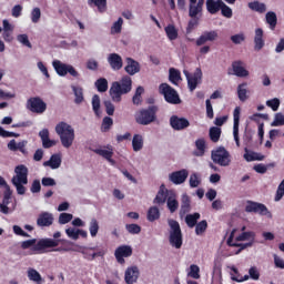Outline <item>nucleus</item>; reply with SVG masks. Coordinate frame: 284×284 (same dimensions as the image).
<instances>
[{"label": "nucleus", "instance_id": "1", "mask_svg": "<svg viewBox=\"0 0 284 284\" xmlns=\"http://www.w3.org/2000/svg\"><path fill=\"white\" fill-rule=\"evenodd\" d=\"M132 92V78L124 75L120 81L112 82L109 94L113 103H121L123 94Z\"/></svg>", "mask_w": 284, "mask_h": 284}, {"label": "nucleus", "instance_id": "2", "mask_svg": "<svg viewBox=\"0 0 284 284\" xmlns=\"http://www.w3.org/2000/svg\"><path fill=\"white\" fill-rule=\"evenodd\" d=\"M55 132L60 136L63 148H72V143H74V129L72 125L65 122H59L55 125Z\"/></svg>", "mask_w": 284, "mask_h": 284}, {"label": "nucleus", "instance_id": "3", "mask_svg": "<svg viewBox=\"0 0 284 284\" xmlns=\"http://www.w3.org/2000/svg\"><path fill=\"white\" fill-rule=\"evenodd\" d=\"M59 245H73L71 241L62 240L61 232L53 233V239L47 237L38 241L33 250H50L51 247H59Z\"/></svg>", "mask_w": 284, "mask_h": 284}, {"label": "nucleus", "instance_id": "4", "mask_svg": "<svg viewBox=\"0 0 284 284\" xmlns=\"http://www.w3.org/2000/svg\"><path fill=\"white\" fill-rule=\"evenodd\" d=\"M170 235L169 242L175 250L183 247V232L181 231V224L176 220H169Z\"/></svg>", "mask_w": 284, "mask_h": 284}, {"label": "nucleus", "instance_id": "5", "mask_svg": "<svg viewBox=\"0 0 284 284\" xmlns=\"http://www.w3.org/2000/svg\"><path fill=\"white\" fill-rule=\"evenodd\" d=\"M156 112H159V108L156 105L142 109L135 114V121L139 125H150V123H154V121H156Z\"/></svg>", "mask_w": 284, "mask_h": 284}, {"label": "nucleus", "instance_id": "6", "mask_svg": "<svg viewBox=\"0 0 284 284\" xmlns=\"http://www.w3.org/2000/svg\"><path fill=\"white\" fill-rule=\"evenodd\" d=\"M211 159L213 163L221 165V168H227L230 163H232V155H230V151L224 146H220L215 151H212Z\"/></svg>", "mask_w": 284, "mask_h": 284}, {"label": "nucleus", "instance_id": "7", "mask_svg": "<svg viewBox=\"0 0 284 284\" xmlns=\"http://www.w3.org/2000/svg\"><path fill=\"white\" fill-rule=\"evenodd\" d=\"M159 92L164 97L166 103H170L171 105H179V103H181L179 92H176L170 84L161 83L159 85Z\"/></svg>", "mask_w": 284, "mask_h": 284}, {"label": "nucleus", "instance_id": "8", "mask_svg": "<svg viewBox=\"0 0 284 284\" xmlns=\"http://www.w3.org/2000/svg\"><path fill=\"white\" fill-rule=\"evenodd\" d=\"M183 74L186 77L190 92H194L203 79V71H201V68H196L194 73H190L187 70H184Z\"/></svg>", "mask_w": 284, "mask_h": 284}, {"label": "nucleus", "instance_id": "9", "mask_svg": "<svg viewBox=\"0 0 284 284\" xmlns=\"http://www.w3.org/2000/svg\"><path fill=\"white\" fill-rule=\"evenodd\" d=\"M52 65L57 74H59V77H65V74L69 73L71 74V77H74L75 79L79 78V71L74 69V67L61 62V60H54L52 62Z\"/></svg>", "mask_w": 284, "mask_h": 284}, {"label": "nucleus", "instance_id": "10", "mask_svg": "<svg viewBox=\"0 0 284 284\" xmlns=\"http://www.w3.org/2000/svg\"><path fill=\"white\" fill-rule=\"evenodd\" d=\"M27 108L34 114H43L48 110V104L40 97H33L27 101Z\"/></svg>", "mask_w": 284, "mask_h": 284}, {"label": "nucleus", "instance_id": "11", "mask_svg": "<svg viewBox=\"0 0 284 284\" xmlns=\"http://www.w3.org/2000/svg\"><path fill=\"white\" fill-rule=\"evenodd\" d=\"M245 212L260 214V216H272V213L263 203L247 201Z\"/></svg>", "mask_w": 284, "mask_h": 284}, {"label": "nucleus", "instance_id": "12", "mask_svg": "<svg viewBox=\"0 0 284 284\" xmlns=\"http://www.w3.org/2000/svg\"><path fill=\"white\" fill-rule=\"evenodd\" d=\"M115 261L120 265H125V258H130L132 256V246L130 245H120L116 247L114 252Z\"/></svg>", "mask_w": 284, "mask_h": 284}, {"label": "nucleus", "instance_id": "13", "mask_svg": "<svg viewBox=\"0 0 284 284\" xmlns=\"http://www.w3.org/2000/svg\"><path fill=\"white\" fill-rule=\"evenodd\" d=\"M241 123V106L233 111V136L237 148H241V138H239V125Z\"/></svg>", "mask_w": 284, "mask_h": 284}, {"label": "nucleus", "instance_id": "14", "mask_svg": "<svg viewBox=\"0 0 284 284\" xmlns=\"http://www.w3.org/2000/svg\"><path fill=\"white\" fill-rule=\"evenodd\" d=\"M16 175L12 178L11 183L28 184V166L20 164L14 169Z\"/></svg>", "mask_w": 284, "mask_h": 284}, {"label": "nucleus", "instance_id": "15", "mask_svg": "<svg viewBox=\"0 0 284 284\" xmlns=\"http://www.w3.org/2000/svg\"><path fill=\"white\" fill-rule=\"evenodd\" d=\"M187 176H190V172L187 170L182 169L180 171H174L169 175V181L174 185H183L184 181H187Z\"/></svg>", "mask_w": 284, "mask_h": 284}, {"label": "nucleus", "instance_id": "16", "mask_svg": "<svg viewBox=\"0 0 284 284\" xmlns=\"http://www.w3.org/2000/svg\"><path fill=\"white\" fill-rule=\"evenodd\" d=\"M94 250H97L95 246L93 247L81 246L79 252L81 255H83V258H85V261H94L97 256H105V252L103 251L94 252Z\"/></svg>", "mask_w": 284, "mask_h": 284}, {"label": "nucleus", "instance_id": "17", "mask_svg": "<svg viewBox=\"0 0 284 284\" xmlns=\"http://www.w3.org/2000/svg\"><path fill=\"white\" fill-rule=\"evenodd\" d=\"M170 125L172 129L179 132L181 130H186V128L190 125V121L185 118H180L179 115H172L170 118Z\"/></svg>", "mask_w": 284, "mask_h": 284}, {"label": "nucleus", "instance_id": "18", "mask_svg": "<svg viewBox=\"0 0 284 284\" xmlns=\"http://www.w3.org/2000/svg\"><path fill=\"white\" fill-rule=\"evenodd\" d=\"M216 39H219V32L216 30L206 31L195 41V45L200 48L201 45H205L207 41H216Z\"/></svg>", "mask_w": 284, "mask_h": 284}, {"label": "nucleus", "instance_id": "19", "mask_svg": "<svg viewBox=\"0 0 284 284\" xmlns=\"http://www.w3.org/2000/svg\"><path fill=\"white\" fill-rule=\"evenodd\" d=\"M54 223V215L52 213L42 212L37 219L38 227H50Z\"/></svg>", "mask_w": 284, "mask_h": 284}, {"label": "nucleus", "instance_id": "20", "mask_svg": "<svg viewBox=\"0 0 284 284\" xmlns=\"http://www.w3.org/2000/svg\"><path fill=\"white\" fill-rule=\"evenodd\" d=\"M106 60L112 70L119 71L123 68V58L119 53H110Z\"/></svg>", "mask_w": 284, "mask_h": 284}, {"label": "nucleus", "instance_id": "21", "mask_svg": "<svg viewBox=\"0 0 284 284\" xmlns=\"http://www.w3.org/2000/svg\"><path fill=\"white\" fill-rule=\"evenodd\" d=\"M126 65L124 68L126 74H130V77H134V74H138V72H141V64L132 58H126Z\"/></svg>", "mask_w": 284, "mask_h": 284}, {"label": "nucleus", "instance_id": "22", "mask_svg": "<svg viewBox=\"0 0 284 284\" xmlns=\"http://www.w3.org/2000/svg\"><path fill=\"white\" fill-rule=\"evenodd\" d=\"M139 267L131 266L128 267L124 274V281L126 284H134L136 281H139Z\"/></svg>", "mask_w": 284, "mask_h": 284}, {"label": "nucleus", "instance_id": "23", "mask_svg": "<svg viewBox=\"0 0 284 284\" xmlns=\"http://www.w3.org/2000/svg\"><path fill=\"white\" fill-rule=\"evenodd\" d=\"M39 136L42 141V148L45 150L50 148H54L57 145V142L54 140H50V131L48 129H43L39 132Z\"/></svg>", "mask_w": 284, "mask_h": 284}, {"label": "nucleus", "instance_id": "24", "mask_svg": "<svg viewBox=\"0 0 284 284\" xmlns=\"http://www.w3.org/2000/svg\"><path fill=\"white\" fill-rule=\"evenodd\" d=\"M106 149L108 150L95 149L93 150V152L94 154H99V156H102L103 159L109 161V163H112V165H114V160L112 159V156H114V149L112 148V145H108Z\"/></svg>", "mask_w": 284, "mask_h": 284}, {"label": "nucleus", "instance_id": "25", "mask_svg": "<svg viewBox=\"0 0 284 284\" xmlns=\"http://www.w3.org/2000/svg\"><path fill=\"white\" fill-rule=\"evenodd\" d=\"M263 30L261 28L255 29L254 36V50L255 52H261L262 48H265V39H263Z\"/></svg>", "mask_w": 284, "mask_h": 284}, {"label": "nucleus", "instance_id": "26", "mask_svg": "<svg viewBox=\"0 0 284 284\" xmlns=\"http://www.w3.org/2000/svg\"><path fill=\"white\" fill-rule=\"evenodd\" d=\"M232 68L235 77H240V78L250 77V71H247L245 67H243V61L241 60L234 61L232 63Z\"/></svg>", "mask_w": 284, "mask_h": 284}, {"label": "nucleus", "instance_id": "27", "mask_svg": "<svg viewBox=\"0 0 284 284\" xmlns=\"http://www.w3.org/2000/svg\"><path fill=\"white\" fill-rule=\"evenodd\" d=\"M168 199H170V196L168 195V189H165V185L162 184L156 196L153 200V203L155 205H163L165 204V202H168Z\"/></svg>", "mask_w": 284, "mask_h": 284}, {"label": "nucleus", "instance_id": "28", "mask_svg": "<svg viewBox=\"0 0 284 284\" xmlns=\"http://www.w3.org/2000/svg\"><path fill=\"white\" fill-rule=\"evenodd\" d=\"M38 243L39 242H37V239L27 240L21 243V248L22 250H31V252L33 254H43V252H45V250H34V247H37Z\"/></svg>", "mask_w": 284, "mask_h": 284}, {"label": "nucleus", "instance_id": "29", "mask_svg": "<svg viewBox=\"0 0 284 284\" xmlns=\"http://www.w3.org/2000/svg\"><path fill=\"white\" fill-rule=\"evenodd\" d=\"M88 6L97 8L101 14L108 11V0H88Z\"/></svg>", "mask_w": 284, "mask_h": 284}, {"label": "nucleus", "instance_id": "30", "mask_svg": "<svg viewBox=\"0 0 284 284\" xmlns=\"http://www.w3.org/2000/svg\"><path fill=\"white\" fill-rule=\"evenodd\" d=\"M44 168H51V170H59L61 168V154L51 155L49 161L43 162Z\"/></svg>", "mask_w": 284, "mask_h": 284}, {"label": "nucleus", "instance_id": "31", "mask_svg": "<svg viewBox=\"0 0 284 284\" xmlns=\"http://www.w3.org/2000/svg\"><path fill=\"white\" fill-rule=\"evenodd\" d=\"M248 8L253 12H258V14H265L267 12V6L258 0H254L252 2H248Z\"/></svg>", "mask_w": 284, "mask_h": 284}, {"label": "nucleus", "instance_id": "32", "mask_svg": "<svg viewBox=\"0 0 284 284\" xmlns=\"http://www.w3.org/2000/svg\"><path fill=\"white\" fill-rule=\"evenodd\" d=\"M221 6H223V0H206V10L210 14L221 11Z\"/></svg>", "mask_w": 284, "mask_h": 284}, {"label": "nucleus", "instance_id": "33", "mask_svg": "<svg viewBox=\"0 0 284 284\" xmlns=\"http://www.w3.org/2000/svg\"><path fill=\"white\" fill-rule=\"evenodd\" d=\"M27 276H28L29 281H32L36 284L45 283V280H43V277H41V273H39V271H37L34 268H29L27 272Z\"/></svg>", "mask_w": 284, "mask_h": 284}, {"label": "nucleus", "instance_id": "34", "mask_svg": "<svg viewBox=\"0 0 284 284\" xmlns=\"http://www.w3.org/2000/svg\"><path fill=\"white\" fill-rule=\"evenodd\" d=\"M266 23L270 26V30H276V26L278 23V18L276 17V12L268 11L265 16Z\"/></svg>", "mask_w": 284, "mask_h": 284}, {"label": "nucleus", "instance_id": "35", "mask_svg": "<svg viewBox=\"0 0 284 284\" xmlns=\"http://www.w3.org/2000/svg\"><path fill=\"white\" fill-rule=\"evenodd\" d=\"M164 32L170 41H176V39H179V30H176L174 24L166 26Z\"/></svg>", "mask_w": 284, "mask_h": 284}, {"label": "nucleus", "instance_id": "36", "mask_svg": "<svg viewBox=\"0 0 284 284\" xmlns=\"http://www.w3.org/2000/svg\"><path fill=\"white\" fill-rule=\"evenodd\" d=\"M166 207L169 209L171 214H174V212L179 210V200H176V195L174 194L169 195L166 201Z\"/></svg>", "mask_w": 284, "mask_h": 284}, {"label": "nucleus", "instance_id": "37", "mask_svg": "<svg viewBox=\"0 0 284 284\" xmlns=\"http://www.w3.org/2000/svg\"><path fill=\"white\" fill-rule=\"evenodd\" d=\"M146 216L150 223H154V221H159L161 219V211L156 206H151Z\"/></svg>", "mask_w": 284, "mask_h": 284}, {"label": "nucleus", "instance_id": "38", "mask_svg": "<svg viewBox=\"0 0 284 284\" xmlns=\"http://www.w3.org/2000/svg\"><path fill=\"white\" fill-rule=\"evenodd\" d=\"M169 81L172 82L173 85H179V81H181V71L171 68L169 70Z\"/></svg>", "mask_w": 284, "mask_h": 284}, {"label": "nucleus", "instance_id": "39", "mask_svg": "<svg viewBox=\"0 0 284 284\" xmlns=\"http://www.w3.org/2000/svg\"><path fill=\"white\" fill-rule=\"evenodd\" d=\"M132 148L134 152H141V150H143V135L135 134L133 136Z\"/></svg>", "mask_w": 284, "mask_h": 284}, {"label": "nucleus", "instance_id": "40", "mask_svg": "<svg viewBox=\"0 0 284 284\" xmlns=\"http://www.w3.org/2000/svg\"><path fill=\"white\" fill-rule=\"evenodd\" d=\"M200 12H203V6L199 4L197 2L196 3L190 2L189 17H191V19H194Z\"/></svg>", "mask_w": 284, "mask_h": 284}, {"label": "nucleus", "instance_id": "41", "mask_svg": "<svg viewBox=\"0 0 284 284\" xmlns=\"http://www.w3.org/2000/svg\"><path fill=\"white\" fill-rule=\"evenodd\" d=\"M233 241H234V235L231 234L226 243L230 247H240L239 252H243V250H245L246 247H252V243L239 244V243H234ZM239 252L236 254H239Z\"/></svg>", "mask_w": 284, "mask_h": 284}, {"label": "nucleus", "instance_id": "42", "mask_svg": "<svg viewBox=\"0 0 284 284\" xmlns=\"http://www.w3.org/2000/svg\"><path fill=\"white\" fill-rule=\"evenodd\" d=\"M237 97L240 101H247V82H243L237 87Z\"/></svg>", "mask_w": 284, "mask_h": 284}, {"label": "nucleus", "instance_id": "43", "mask_svg": "<svg viewBox=\"0 0 284 284\" xmlns=\"http://www.w3.org/2000/svg\"><path fill=\"white\" fill-rule=\"evenodd\" d=\"M199 219H201L200 213H193L185 216V223L187 227H194L199 223Z\"/></svg>", "mask_w": 284, "mask_h": 284}, {"label": "nucleus", "instance_id": "44", "mask_svg": "<svg viewBox=\"0 0 284 284\" xmlns=\"http://www.w3.org/2000/svg\"><path fill=\"white\" fill-rule=\"evenodd\" d=\"M72 90H73V93H74V103L77 105H81V102L84 101V98H83V88L81 87H72Z\"/></svg>", "mask_w": 284, "mask_h": 284}, {"label": "nucleus", "instance_id": "45", "mask_svg": "<svg viewBox=\"0 0 284 284\" xmlns=\"http://www.w3.org/2000/svg\"><path fill=\"white\" fill-rule=\"evenodd\" d=\"M209 135L213 143H219L221 140V128L212 126L210 129Z\"/></svg>", "mask_w": 284, "mask_h": 284}, {"label": "nucleus", "instance_id": "46", "mask_svg": "<svg viewBox=\"0 0 284 284\" xmlns=\"http://www.w3.org/2000/svg\"><path fill=\"white\" fill-rule=\"evenodd\" d=\"M112 125H114V120L110 116H104L102 120L101 132H110Z\"/></svg>", "mask_w": 284, "mask_h": 284}, {"label": "nucleus", "instance_id": "47", "mask_svg": "<svg viewBox=\"0 0 284 284\" xmlns=\"http://www.w3.org/2000/svg\"><path fill=\"white\" fill-rule=\"evenodd\" d=\"M98 92H108V79L100 78L94 83Z\"/></svg>", "mask_w": 284, "mask_h": 284}, {"label": "nucleus", "instance_id": "48", "mask_svg": "<svg viewBox=\"0 0 284 284\" xmlns=\"http://www.w3.org/2000/svg\"><path fill=\"white\" fill-rule=\"evenodd\" d=\"M206 230H207V221L203 220V221L199 222L195 225L196 236H201V235L205 234Z\"/></svg>", "mask_w": 284, "mask_h": 284}, {"label": "nucleus", "instance_id": "49", "mask_svg": "<svg viewBox=\"0 0 284 284\" xmlns=\"http://www.w3.org/2000/svg\"><path fill=\"white\" fill-rule=\"evenodd\" d=\"M92 108H93L94 114L99 116V112L101 110V97H99V94H94L92 97Z\"/></svg>", "mask_w": 284, "mask_h": 284}, {"label": "nucleus", "instance_id": "50", "mask_svg": "<svg viewBox=\"0 0 284 284\" xmlns=\"http://www.w3.org/2000/svg\"><path fill=\"white\" fill-rule=\"evenodd\" d=\"M90 235L94 239L99 234V221L97 219H92L89 224Z\"/></svg>", "mask_w": 284, "mask_h": 284}, {"label": "nucleus", "instance_id": "51", "mask_svg": "<svg viewBox=\"0 0 284 284\" xmlns=\"http://www.w3.org/2000/svg\"><path fill=\"white\" fill-rule=\"evenodd\" d=\"M222 17H225V19H232L234 16L232 8H230L225 2H222V6L220 7Z\"/></svg>", "mask_w": 284, "mask_h": 284}, {"label": "nucleus", "instance_id": "52", "mask_svg": "<svg viewBox=\"0 0 284 284\" xmlns=\"http://www.w3.org/2000/svg\"><path fill=\"white\" fill-rule=\"evenodd\" d=\"M267 108H271L273 112H277L278 108H281V100L278 98L271 99L266 101Z\"/></svg>", "mask_w": 284, "mask_h": 284}, {"label": "nucleus", "instance_id": "53", "mask_svg": "<svg viewBox=\"0 0 284 284\" xmlns=\"http://www.w3.org/2000/svg\"><path fill=\"white\" fill-rule=\"evenodd\" d=\"M189 184L190 187H199L201 185V176H199L197 173L191 174Z\"/></svg>", "mask_w": 284, "mask_h": 284}, {"label": "nucleus", "instance_id": "54", "mask_svg": "<svg viewBox=\"0 0 284 284\" xmlns=\"http://www.w3.org/2000/svg\"><path fill=\"white\" fill-rule=\"evenodd\" d=\"M122 28H123V18H119L118 21H115L111 27V32L114 34H119L121 33Z\"/></svg>", "mask_w": 284, "mask_h": 284}, {"label": "nucleus", "instance_id": "55", "mask_svg": "<svg viewBox=\"0 0 284 284\" xmlns=\"http://www.w3.org/2000/svg\"><path fill=\"white\" fill-rule=\"evenodd\" d=\"M41 20V9L39 7H36L31 11V21L32 23H39Z\"/></svg>", "mask_w": 284, "mask_h": 284}, {"label": "nucleus", "instance_id": "56", "mask_svg": "<svg viewBox=\"0 0 284 284\" xmlns=\"http://www.w3.org/2000/svg\"><path fill=\"white\" fill-rule=\"evenodd\" d=\"M272 128H278L281 125H284V114L283 113H276L274 121L271 123Z\"/></svg>", "mask_w": 284, "mask_h": 284}, {"label": "nucleus", "instance_id": "57", "mask_svg": "<svg viewBox=\"0 0 284 284\" xmlns=\"http://www.w3.org/2000/svg\"><path fill=\"white\" fill-rule=\"evenodd\" d=\"M200 272H201V268L199 267V265L192 264L190 266L189 275L191 276V278H201Z\"/></svg>", "mask_w": 284, "mask_h": 284}, {"label": "nucleus", "instance_id": "58", "mask_svg": "<svg viewBox=\"0 0 284 284\" xmlns=\"http://www.w3.org/2000/svg\"><path fill=\"white\" fill-rule=\"evenodd\" d=\"M187 212H190V197L184 196L183 200H182L180 214H187Z\"/></svg>", "mask_w": 284, "mask_h": 284}, {"label": "nucleus", "instance_id": "59", "mask_svg": "<svg viewBox=\"0 0 284 284\" xmlns=\"http://www.w3.org/2000/svg\"><path fill=\"white\" fill-rule=\"evenodd\" d=\"M244 159L245 161L252 162V161H263V159H265V156L261 155L258 156V153H245L244 154Z\"/></svg>", "mask_w": 284, "mask_h": 284}, {"label": "nucleus", "instance_id": "60", "mask_svg": "<svg viewBox=\"0 0 284 284\" xmlns=\"http://www.w3.org/2000/svg\"><path fill=\"white\" fill-rule=\"evenodd\" d=\"M125 230L129 234H141V226L139 224H126Z\"/></svg>", "mask_w": 284, "mask_h": 284}, {"label": "nucleus", "instance_id": "61", "mask_svg": "<svg viewBox=\"0 0 284 284\" xmlns=\"http://www.w3.org/2000/svg\"><path fill=\"white\" fill-rule=\"evenodd\" d=\"M103 104H104L106 114H108L109 116H114V110H115V108H114V104L112 103V101L106 100V101L103 102Z\"/></svg>", "mask_w": 284, "mask_h": 284}, {"label": "nucleus", "instance_id": "62", "mask_svg": "<svg viewBox=\"0 0 284 284\" xmlns=\"http://www.w3.org/2000/svg\"><path fill=\"white\" fill-rule=\"evenodd\" d=\"M72 219H73L72 214L61 213L59 215V223H60V225H65V224L70 223V221H72Z\"/></svg>", "mask_w": 284, "mask_h": 284}, {"label": "nucleus", "instance_id": "63", "mask_svg": "<svg viewBox=\"0 0 284 284\" xmlns=\"http://www.w3.org/2000/svg\"><path fill=\"white\" fill-rule=\"evenodd\" d=\"M18 41L19 43H22V45H26V48H32V43L30 42L28 34H19Z\"/></svg>", "mask_w": 284, "mask_h": 284}, {"label": "nucleus", "instance_id": "64", "mask_svg": "<svg viewBox=\"0 0 284 284\" xmlns=\"http://www.w3.org/2000/svg\"><path fill=\"white\" fill-rule=\"evenodd\" d=\"M283 196H284V180L277 186L275 201H281V199H283Z\"/></svg>", "mask_w": 284, "mask_h": 284}]
</instances>
